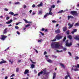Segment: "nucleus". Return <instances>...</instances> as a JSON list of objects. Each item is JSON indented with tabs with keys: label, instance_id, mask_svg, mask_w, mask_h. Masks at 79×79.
Here are the masks:
<instances>
[{
	"label": "nucleus",
	"instance_id": "6",
	"mask_svg": "<svg viewBox=\"0 0 79 79\" xmlns=\"http://www.w3.org/2000/svg\"><path fill=\"white\" fill-rule=\"evenodd\" d=\"M49 11L48 14H49V15H52L53 14V13L52 12V8H49Z\"/></svg>",
	"mask_w": 79,
	"mask_h": 79
},
{
	"label": "nucleus",
	"instance_id": "26",
	"mask_svg": "<svg viewBox=\"0 0 79 79\" xmlns=\"http://www.w3.org/2000/svg\"><path fill=\"white\" fill-rule=\"evenodd\" d=\"M68 37L69 39H72V36L71 35H69L68 36Z\"/></svg>",
	"mask_w": 79,
	"mask_h": 79
},
{
	"label": "nucleus",
	"instance_id": "52",
	"mask_svg": "<svg viewBox=\"0 0 79 79\" xmlns=\"http://www.w3.org/2000/svg\"><path fill=\"white\" fill-rule=\"evenodd\" d=\"M68 53L69 54L70 56H71V55H72L71 54V53L70 52H69Z\"/></svg>",
	"mask_w": 79,
	"mask_h": 79
},
{
	"label": "nucleus",
	"instance_id": "8",
	"mask_svg": "<svg viewBox=\"0 0 79 79\" xmlns=\"http://www.w3.org/2000/svg\"><path fill=\"white\" fill-rule=\"evenodd\" d=\"M55 42H53L51 44V47L53 48H55Z\"/></svg>",
	"mask_w": 79,
	"mask_h": 79
},
{
	"label": "nucleus",
	"instance_id": "10",
	"mask_svg": "<svg viewBox=\"0 0 79 79\" xmlns=\"http://www.w3.org/2000/svg\"><path fill=\"white\" fill-rule=\"evenodd\" d=\"M65 45L67 47H70V46L72 45V43H70L69 44L68 43H66Z\"/></svg>",
	"mask_w": 79,
	"mask_h": 79
},
{
	"label": "nucleus",
	"instance_id": "9",
	"mask_svg": "<svg viewBox=\"0 0 79 79\" xmlns=\"http://www.w3.org/2000/svg\"><path fill=\"white\" fill-rule=\"evenodd\" d=\"M60 45L59 44V43H57L55 44V48H59Z\"/></svg>",
	"mask_w": 79,
	"mask_h": 79
},
{
	"label": "nucleus",
	"instance_id": "45",
	"mask_svg": "<svg viewBox=\"0 0 79 79\" xmlns=\"http://www.w3.org/2000/svg\"><path fill=\"white\" fill-rule=\"evenodd\" d=\"M34 50H35L36 52L37 53H38V51H37V50H36L35 49H34Z\"/></svg>",
	"mask_w": 79,
	"mask_h": 79
},
{
	"label": "nucleus",
	"instance_id": "39",
	"mask_svg": "<svg viewBox=\"0 0 79 79\" xmlns=\"http://www.w3.org/2000/svg\"><path fill=\"white\" fill-rule=\"evenodd\" d=\"M52 58H56L57 57L56 56H55L53 55H52Z\"/></svg>",
	"mask_w": 79,
	"mask_h": 79
},
{
	"label": "nucleus",
	"instance_id": "33",
	"mask_svg": "<svg viewBox=\"0 0 79 79\" xmlns=\"http://www.w3.org/2000/svg\"><path fill=\"white\" fill-rule=\"evenodd\" d=\"M60 66H62V67H63V68H64V64H60Z\"/></svg>",
	"mask_w": 79,
	"mask_h": 79
},
{
	"label": "nucleus",
	"instance_id": "48",
	"mask_svg": "<svg viewBox=\"0 0 79 79\" xmlns=\"http://www.w3.org/2000/svg\"><path fill=\"white\" fill-rule=\"evenodd\" d=\"M42 40H39L38 41V42H42Z\"/></svg>",
	"mask_w": 79,
	"mask_h": 79
},
{
	"label": "nucleus",
	"instance_id": "64",
	"mask_svg": "<svg viewBox=\"0 0 79 79\" xmlns=\"http://www.w3.org/2000/svg\"><path fill=\"white\" fill-rule=\"evenodd\" d=\"M77 68H79V64H77Z\"/></svg>",
	"mask_w": 79,
	"mask_h": 79
},
{
	"label": "nucleus",
	"instance_id": "56",
	"mask_svg": "<svg viewBox=\"0 0 79 79\" xmlns=\"http://www.w3.org/2000/svg\"><path fill=\"white\" fill-rule=\"evenodd\" d=\"M40 33L42 35H44V33H42V32H41V31L40 32Z\"/></svg>",
	"mask_w": 79,
	"mask_h": 79
},
{
	"label": "nucleus",
	"instance_id": "13",
	"mask_svg": "<svg viewBox=\"0 0 79 79\" xmlns=\"http://www.w3.org/2000/svg\"><path fill=\"white\" fill-rule=\"evenodd\" d=\"M79 36L77 35L74 38V39L75 40H79Z\"/></svg>",
	"mask_w": 79,
	"mask_h": 79
},
{
	"label": "nucleus",
	"instance_id": "27",
	"mask_svg": "<svg viewBox=\"0 0 79 79\" xmlns=\"http://www.w3.org/2000/svg\"><path fill=\"white\" fill-rule=\"evenodd\" d=\"M34 67H35V65L33 64H32L31 65V68L32 69H33V68H34Z\"/></svg>",
	"mask_w": 79,
	"mask_h": 79
},
{
	"label": "nucleus",
	"instance_id": "51",
	"mask_svg": "<svg viewBox=\"0 0 79 79\" xmlns=\"http://www.w3.org/2000/svg\"><path fill=\"white\" fill-rule=\"evenodd\" d=\"M35 4H33L32 6V8H34L35 7Z\"/></svg>",
	"mask_w": 79,
	"mask_h": 79
},
{
	"label": "nucleus",
	"instance_id": "55",
	"mask_svg": "<svg viewBox=\"0 0 79 79\" xmlns=\"http://www.w3.org/2000/svg\"><path fill=\"white\" fill-rule=\"evenodd\" d=\"M19 2H16L15 3V4H16V5H18V4H19Z\"/></svg>",
	"mask_w": 79,
	"mask_h": 79
},
{
	"label": "nucleus",
	"instance_id": "1",
	"mask_svg": "<svg viewBox=\"0 0 79 79\" xmlns=\"http://www.w3.org/2000/svg\"><path fill=\"white\" fill-rule=\"evenodd\" d=\"M43 73L44 74H46V75H48V74H49V72H47V71H46V69H44L43 71H41L40 72H39L38 73V76H40V74H43Z\"/></svg>",
	"mask_w": 79,
	"mask_h": 79
},
{
	"label": "nucleus",
	"instance_id": "14",
	"mask_svg": "<svg viewBox=\"0 0 79 79\" xmlns=\"http://www.w3.org/2000/svg\"><path fill=\"white\" fill-rule=\"evenodd\" d=\"M46 60L47 61H48V63H52L53 62V61L50 60V59H48V60Z\"/></svg>",
	"mask_w": 79,
	"mask_h": 79
},
{
	"label": "nucleus",
	"instance_id": "12",
	"mask_svg": "<svg viewBox=\"0 0 79 79\" xmlns=\"http://www.w3.org/2000/svg\"><path fill=\"white\" fill-rule=\"evenodd\" d=\"M29 73V70L28 69H26L25 70V71L24 73V74H28Z\"/></svg>",
	"mask_w": 79,
	"mask_h": 79
},
{
	"label": "nucleus",
	"instance_id": "50",
	"mask_svg": "<svg viewBox=\"0 0 79 79\" xmlns=\"http://www.w3.org/2000/svg\"><path fill=\"white\" fill-rule=\"evenodd\" d=\"M17 34H18L19 35V34H20V32H19L18 31H17Z\"/></svg>",
	"mask_w": 79,
	"mask_h": 79
},
{
	"label": "nucleus",
	"instance_id": "19",
	"mask_svg": "<svg viewBox=\"0 0 79 79\" xmlns=\"http://www.w3.org/2000/svg\"><path fill=\"white\" fill-rule=\"evenodd\" d=\"M6 63V61H1L0 62V64H1L3 63Z\"/></svg>",
	"mask_w": 79,
	"mask_h": 79
},
{
	"label": "nucleus",
	"instance_id": "58",
	"mask_svg": "<svg viewBox=\"0 0 79 79\" xmlns=\"http://www.w3.org/2000/svg\"><path fill=\"white\" fill-rule=\"evenodd\" d=\"M52 23H56V22L55 20H52Z\"/></svg>",
	"mask_w": 79,
	"mask_h": 79
},
{
	"label": "nucleus",
	"instance_id": "46",
	"mask_svg": "<svg viewBox=\"0 0 79 79\" xmlns=\"http://www.w3.org/2000/svg\"><path fill=\"white\" fill-rule=\"evenodd\" d=\"M68 75L66 76H65V79H68Z\"/></svg>",
	"mask_w": 79,
	"mask_h": 79
},
{
	"label": "nucleus",
	"instance_id": "23",
	"mask_svg": "<svg viewBox=\"0 0 79 79\" xmlns=\"http://www.w3.org/2000/svg\"><path fill=\"white\" fill-rule=\"evenodd\" d=\"M63 12H64L63 11V10H62L59 11V12H58L57 13H63Z\"/></svg>",
	"mask_w": 79,
	"mask_h": 79
},
{
	"label": "nucleus",
	"instance_id": "11",
	"mask_svg": "<svg viewBox=\"0 0 79 79\" xmlns=\"http://www.w3.org/2000/svg\"><path fill=\"white\" fill-rule=\"evenodd\" d=\"M77 29H73V31L71 32V33L72 34H73L75 32H77Z\"/></svg>",
	"mask_w": 79,
	"mask_h": 79
},
{
	"label": "nucleus",
	"instance_id": "59",
	"mask_svg": "<svg viewBox=\"0 0 79 79\" xmlns=\"http://www.w3.org/2000/svg\"><path fill=\"white\" fill-rule=\"evenodd\" d=\"M9 48H10V47H8V48L5 50V51H6V50H8V49H9Z\"/></svg>",
	"mask_w": 79,
	"mask_h": 79
},
{
	"label": "nucleus",
	"instance_id": "34",
	"mask_svg": "<svg viewBox=\"0 0 79 79\" xmlns=\"http://www.w3.org/2000/svg\"><path fill=\"white\" fill-rule=\"evenodd\" d=\"M55 5H52L51 6V8H55Z\"/></svg>",
	"mask_w": 79,
	"mask_h": 79
},
{
	"label": "nucleus",
	"instance_id": "31",
	"mask_svg": "<svg viewBox=\"0 0 79 79\" xmlns=\"http://www.w3.org/2000/svg\"><path fill=\"white\" fill-rule=\"evenodd\" d=\"M42 5V3L41 2L40 4L38 5V6H41Z\"/></svg>",
	"mask_w": 79,
	"mask_h": 79
},
{
	"label": "nucleus",
	"instance_id": "5",
	"mask_svg": "<svg viewBox=\"0 0 79 79\" xmlns=\"http://www.w3.org/2000/svg\"><path fill=\"white\" fill-rule=\"evenodd\" d=\"M74 24V23H73L72 24H71V23H69L68 24V26H70L69 27H68V29H71V28H72L73 26V25Z\"/></svg>",
	"mask_w": 79,
	"mask_h": 79
},
{
	"label": "nucleus",
	"instance_id": "37",
	"mask_svg": "<svg viewBox=\"0 0 79 79\" xmlns=\"http://www.w3.org/2000/svg\"><path fill=\"white\" fill-rule=\"evenodd\" d=\"M56 52H63V50H61L60 51L58 50H57L56 51Z\"/></svg>",
	"mask_w": 79,
	"mask_h": 79
},
{
	"label": "nucleus",
	"instance_id": "30",
	"mask_svg": "<svg viewBox=\"0 0 79 79\" xmlns=\"http://www.w3.org/2000/svg\"><path fill=\"white\" fill-rule=\"evenodd\" d=\"M16 71L17 73H18V71H19V68H17L16 69Z\"/></svg>",
	"mask_w": 79,
	"mask_h": 79
},
{
	"label": "nucleus",
	"instance_id": "57",
	"mask_svg": "<svg viewBox=\"0 0 79 79\" xmlns=\"http://www.w3.org/2000/svg\"><path fill=\"white\" fill-rule=\"evenodd\" d=\"M26 7H27V6H26V5H24L23 6L24 8H26Z\"/></svg>",
	"mask_w": 79,
	"mask_h": 79
},
{
	"label": "nucleus",
	"instance_id": "49",
	"mask_svg": "<svg viewBox=\"0 0 79 79\" xmlns=\"http://www.w3.org/2000/svg\"><path fill=\"white\" fill-rule=\"evenodd\" d=\"M15 76V75L14 74H13L10 76V77H13V76Z\"/></svg>",
	"mask_w": 79,
	"mask_h": 79
},
{
	"label": "nucleus",
	"instance_id": "15",
	"mask_svg": "<svg viewBox=\"0 0 79 79\" xmlns=\"http://www.w3.org/2000/svg\"><path fill=\"white\" fill-rule=\"evenodd\" d=\"M67 30V27H63V30L64 32H65Z\"/></svg>",
	"mask_w": 79,
	"mask_h": 79
},
{
	"label": "nucleus",
	"instance_id": "53",
	"mask_svg": "<svg viewBox=\"0 0 79 79\" xmlns=\"http://www.w3.org/2000/svg\"><path fill=\"white\" fill-rule=\"evenodd\" d=\"M78 59H79V57H78V56H76L75 58V60H78Z\"/></svg>",
	"mask_w": 79,
	"mask_h": 79
},
{
	"label": "nucleus",
	"instance_id": "4",
	"mask_svg": "<svg viewBox=\"0 0 79 79\" xmlns=\"http://www.w3.org/2000/svg\"><path fill=\"white\" fill-rule=\"evenodd\" d=\"M1 36L2 37L0 38V39H1V40H5V38H6V37H7V36L4 35H2Z\"/></svg>",
	"mask_w": 79,
	"mask_h": 79
},
{
	"label": "nucleus",
	"instance_id": "60",
	"mask_svg": "<svg viewBox=\"0 0 79 79\" xmlns=\"http://www.w3.org/2000/svg\"><path fill=\"white\" fill-rule=\"evenodd\" d=\"M63 49L64 50V51H66V50H67V49L66 48H63Z\"/></svg>",
	"mask_w": 79,
	"mask_h": 79
},
{
	"label": "nucleus",
	"instance_id": "32",
	"mask_svg": "<svg viewBox=\"0 0 79 79\" xmlns=\"http://www.w3.org/2000/svg\"><path fill=\"white\" fill-rule=\"evenodd\" d=\"M31 26V24H28L26 25V27H29V26Z\"/></svg>",
	"mask_w": 79,
	"mask_h": 79
},
{
	"label": "nucleus",
	"instance_id": "42",
	"mask_svg": "<svg viewBox=\"0 0 79 79\" xmlns=\"http://www.w3.org/2000/svg\"><path fill=\"white\" fill-rule=\"evenodd\" d=\"M4 10H5V11H8V9L6 8H5L4 9Z\"/></svg>",
	"mask_w": 79,
	"mask_h": 79
},
{
	"label": "nucleus",
	"instance_id": "43",
	"mask_svg": "<svg viewBox=\"0 0 79 79\" xmlns=\"http://www.w3.org/2000/svg\"><path fill=\"white\" fill-rule=\"evenodd\" d=\"M20 23H21V22H19L18 23H17L16 25L17 26V25H18V24Z\"/></svg>",
	"mask_w": 79,
	"mask_h": 79
},
{
	"label": "nucleus",
	"instance_id": "61",
	"mask_svg": "<svg viewBox=\"0 0 79 79\" xmlns=\"http://www.w3.org/2000/svg\"><path fill=\"white\" fill-rule=\"evenodd\" d=\"M32 63L33 64H36V62H32Z\"/></svg>",
	"mask_w": 79,
	"mask_h": 79
},
{
	"label": "nucleus",
	"instance_id": "21",
	"mask_svg": "<svg viewBox=\"0 0 79 79\" xmlns=\"http://www.w3.org/2000/svg\"><path fill=\"white\" fill-rule=\"evenodd\" d=\"M48 15H50V14H49L48 13H46V15L44 16V18H46V17H47Z\"/></svg>",
	"mask_w": 79,
	"mask_h": 79
},
{
	"label": "nucleus",
	"instance_id": "44",
	"mask_svg": "<svg viewBox=\"0 0 79 79\" xmlns=\"http://www.w3.org/2000/svg\"><path fill=\"white\" fill-rule=\"evenodd\" d=\"M68 20H69V19H70V16L69 15L68 16Z\"/></svg>",
	"mask_w": 79,
	"mask_h": 79
},
{
	"label": "nucleus",
	"instance_id": "7",
	"mask_svg": "<svg viewBox=\"0 0 79 79\" xmlns=\"http://www.w3.org/2000/svg\"><path fill=\"white\" fill-rule=\"evenodd\" d=\"M55 32L56 33V34H60V33H61V31L59 29H58L57 30H56L55 31Z\"/></svg>",
	"mask_w": 79,
	"mask_h": 79
},
{
	"label": "nucleus",
	"instance_id": "3",
	"mask_svg": "<svg viewBox=\"0 0 79 79\" xmlns=\"http://www.w3.org/2000/svg\"><path fill=\"white\" fill-rule=\"evenodd\" d=\"M63 37L62 36H61V35L58 34L56 36V38L57 40H60V39H61Z\"/></svg>",
	"mask_w": 79,
	"mask_h": 79
},
{
	"label": "nucleus",
	"instance_id": "40",
	"mask_svg": "<svg viewBox=\"0 0 79 79\" xmlns=\"http://www.w3.org/2000/svg\"><path fill=\"white\" fill-rule=\"evenodd\" d=\"M56 39H54L53 40H52L51 41H52V42H55V41H56Z\"/></svg>",
	"mask_w": 79,
	"mask_h": 79
},
{
	"label": "nucleus",
	"instance_id": "18",
	"mask_svg": "<svg viewBox=\"0 0 79 79\" xmlns=\"http://www.w3.org/2000/svg\"><path fill=\"white\" fill-rule=\"evenodd\" d=\"M8 28H5L4 30L3 34H6L7 31H6Z\"/></svg>",
	"mask_w": 79,
	"mask_h": 79
},
{
	"label": "nucleus",
	"instance_id": "16",
	"mask_svg": "<svg viewBox=\"0 0 79 79\" xmlns=\"http://www.w3.org/2000/svg\"><path fill=\"white\" fill-rule=\"evenodd\" d=\"M12 22H13V20H10L9 21L6 22V23L7 24H10V23H12Z\"/></svg>",
	"mask_w": 79,
	"mask_h": 79
},
{
	"label": "nucleus",
	"instance_id": "36",
	"mask_svg": "<svg viewBox=\"0 0 79 79\" xmlns=\"http://www.w3.org/2000/svg\"><path fill=\"white\" fill-rule=\"evenodd\" d=\"M66 33H67L68 35H69V31H68L66 32Z\"/></svg>",
	"mask_w": 79,
	"mask_h": 79
},
{
	"label": "nucleus",
	"instance_id": "2",
	"mask_svg": "<svg viewBox=\"0 0 79 79\" xmlns=\"http://www.w3.org/2000/svg\"><path fill=\"white\" fill-rule=\"evenodd\" d=\"M71 14L73 15V16H78V13L77 11L72 10L70 12Z\"/></svg>",
	"mask_w": 79,
	"mask_h": 79
},
{
	"label": "nucleus",
	"instance_id": "17",
	"mask_svg": "<svg viewBox=\"0 0 79 79\" xmlns=\"http://www.w3.org/2000/svg\"><path fill=\"white\" fill-rule=\"evenodd\" d=\"M56 73L54 72V73H53V79H55V77H56Z\"/></svg>",
	"mask_w": 79,
	"mask_h": 79
},
{
	"label": "nucleus",
	"instance_id": "29",
	"mask_svg": "<svg viewBox=\"0 0 79 79\" xmlns=\"http://www.w3.org/2000/svg\"><path fill=\"white\" fill-rule=\"evenodd\" d=\"M9 62L10 63H11V64H13V62H14L13 61H11V60H9Z\"/></svg>",
	"mask_w": 79,
	"mask_h": 79
},
{
	"label": "nucleus",
	"instance_id": "25",
	"mask_svg": "<svg viewBox=\"0 0 79 79\" xmlns=\"http://www.w3.org/2000/svg\"><path fill=\"white\" fill-rule=\"evenodd\" d=\"M79 26V23H77L75 24L74 25V26Z\"/></svg>",
	"mask_w": 79,
	"mask_h": 79
},
{
	"label": "nucleus",
	"instance_id": "41",
	"mask_svg": "<svg viewBox=\"0 0 79 79\" xmlns=\"http://www.w3.org/2000/svg\"><path fill=\"white\" fill-rule=\"evenodd\" d=\"M47 52L45 51V52H44V55H47Z\"/></svg>",
	"mask_w": 79,
	"mask_h": 79
},
{
	"label": "nucleus",
	"instance_id": "63",
	"mask_svg": "<svg viewBox=\"0 0 79 79\" xmlns=\"http://www.w3.org/2000/svg\"><path fill=\"white\" fill-rule=\"evenodd\" d=\"M67 75H68V77H69V76H70L69 75V72H67Z\"/></svg>",
	"mask_w": 79,
	"mask_h": 79
},
{
	"label": "nucleus",
	"instance_id": "47",
	"mask_svg": "<svg viewBox=\"0 0 79 79\" xmlns=\"http://www.w3.org/2000/svg\"><path fill=\"white\" fill-rule=\"evenodd\" d=\"M9 19H10V17H7L6 18V20H8Z\"/></svg>",
	"mask_w": 79,
	"mask_h": 79
},
{
	"label": "nucleus",
	"instance_id": "24",
	"mask_svg": "<svg viewBox=\"0 0 79 79\" xmlns=\"http://www.w3.org/2000/svg\"><path fill=\"white\" fill-rule=\"evenodd\" d=\"M66 36H65L64 37V39L63 40V42H64V41L66 40Z\"/></svg>",
	"mask_w": 79,
	"mask_h": 79
},
{
	"label": "nucleus",
	"instance_id": "54",
	"mask_svg": "<svg viewBox=\"0 0 79 79\" xmlns=\"http://www.w3.org/2000/svg\"><path fill=\"white\" fill-rule=\"evenodd\" d=\"M41 31H45V28H42Z\"/></svg>",
	"mask_w": 79,
	"mask_h": 79
},
{
	"label": "nucleus",
	"instance_id": "22",
	"mask_svg": "<svg viewBox=\"0 0 79 79\" xmlns=\"http://www.w3.org/2000/svg\"><path fill=\"white\" fill-rule=\"evenodd\" d=\"M38 14H39V15H42V11L40 10L39 11Z\"/></svg>",
	"mask_w": 79,
	"mask_h": 79
},
{
	"label": "nucleus",
	"instance_id": "38",
	"mask_svg": "<svg viewBox=\"0 0 79 79\" xmlns=\"http://www.w3.org/2000/svg\"><path fill=\"white\" fill-rule=\"evenodd\" d=\"M15 29H19V27H18V26H15Z\"/></svg>",
	"mask_w": 79,
	"mask_h": 79
},
{
	"label": "nucleus",
	"instance_id": "28",
	"mask_svg": "<svg viewBox=\"0 0 79 79\" xmlns=\"http://www.w3.org/2000/svg\"><path fill=\"white\" fill-rule=\"evenodd\" d=\"M23 20L24 21V22H25L26 23H28V21H27V20L24 19Z\"/></svg>",
	"mask_w": 79,
	"mask_h": 79
},
{
	"label": "nucleus",
	"instance_id": "35",
	"mask_svg": "<svg viewBox=\"0 0 79 79\" xmlns=\"http://www.w3.org/2000/svg\"><path fill=\"white\" fill-rule=\"evenodd\" d=\"M73 70L75 71H78L79 70V69H77V68L76 69H73Z\"/></svg>",
	"mask_w": 79,
	"mask_h": 79
},
{
	"label": "nucleus",
	"instance_id": "20",
	"mask_svg": "<svg viewBox=\"0 0 79 79\" xmlns=\"http://www.w3.org/2000/svg\"><path fill=\"white\" fill-rule=\"evenodd\" d=\"M9 15H14V13L13 12L10 11L9 13Z\"/></svg>",
	"mask_w": 79,
	"mask_h": 79
},
{
	"label": "nucleus",
	"instance_id": "62",
	"mask_svg": "<svg viewBox=\"0 0 79 79\" xmlns=\"http://www.w3.org/2000/svg\"><path fill=\"white\" fill-rule=\"evenodd\" d=\"M70 18H73V16H70Z\"/></svg>",
	"mask_w": 79,
	"mask_h": 79
}]
</instances>
